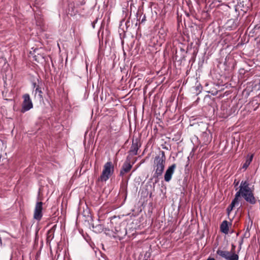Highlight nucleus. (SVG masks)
I'll return each instance as SVG.
<instances>
[{
	"label": "nucleus",
	"instance_id": "obj_1",
	"mask_svg": "<svg viewBox=\"0 0 260 260\" xmlns=\"http://www.w3.org/2000/svg\"><path fill=\"white\" fill-rule=\"evenodd\" d=\"M254 186H251L248 181L242 180L240 185L236 188L237 191L235 198L227 209L228 213L233 209L234 207L239 205L242 199L250 204H255L256 200L254 196Z\"/></svg>",
	"mask_w": 260,
	"mask_h": 260
},
{
	"label": "nucleus",
	"instance_id": "obj_2",
	"mask_svg": "<svg viewBox=\"0 0 260 260\" xmlns=\"http://www.w3.org/2000/svg\"><path fill=\"white\" fill-rule=\"evenodd\" d=\"M166 161L165 152L161 151L160 154L155 157L154 161V170L155 176L158 177L162 174Z\"/></svg>",
	"mask_w": 260,
	"mask_h": 260
},
{
	"label": "nucleus",
	"instance_id": "obj_3",
	"mask_svg": "<svg viewBox=\"0 0 260 260\" xmlns=\"http://www.w3.org/2000/svg\"><path fill=\"white\" fill-rule=\"evenodd\" d=\"M114 172V166L112 162L108 161L106 162L103 167L102 174L100 176L99 180L101 181H107Z\"/></svg>",
	"mask_w": 260,
	"mask_h": 260
},
{
	"label": "nucleus",
	"instance_id": "obj_4",
	"mask_svg": "<svg viewBox=\"0 0 260 260\" xmlns=\"http://www.w3.org/2000/svg\"><path fill=\"white\" fill-rule=\"evenodd\" d=\"M217 254L219 256L225 258L227 260H238V255L235 253H231V252L222 250L218 249Z\"/></svg>",
	"mask_w": 260,
	"mask_h": 260
},
{
	"label": "nucleus",
	"instance_id": "obj_5",
	"mask_svg": "<svg viewBox=\"0 0 260 260\" xmlns=\"http://www.w3.org/2000/svg\"><path fill=\"white\" fill-rule=\"evenodd\" d=\"M43 203L38 202L35 206L34 213V218L37 220L40 221L42 217Z\"/></svg>",
	"mask_w": 260,
	"mask_h": 260
},
{
	"label": "nucleus",
	"instance_id": "obj_6",
	"mask_svg": "<svg viewBox=\"0 0 260 260\" xmlns=\"http://www.w3.org/2000/svg\"><path fill=\"white\" fill-rule=\"evenodd\" d=\"M23 102L22 104V111L25 112L32 108V103L28 94L23 96Z\"/></svg>",
	"mask_w": 260,
	"mask_h": 260
},
{
	"label": "nucleus",
	"instance_id": "obj_7",
	"mask_svg": "<svg viewBox=\"0 0 260 260\" xmlns=\"http://www.w3.org/2000/svg\"><path fill=\"white\" fill-rule=\"evenodd\" d=\"M176 168V165L173 164L168 168L165 174L164 178L165 180L167 182H169L172 178V175L173 174L175 169Z\"/></svg>",
	"mask_w": 260,
	"mask_h": 260
},
{
	"label": "nucleus",
	"instance_id": "obj_8",
	"mask_svg": "<svg viewBox=\"0 0 260 260\" xmlns=\"http://www.w3.org/2000/svg\"><path fill=\"white\" fill-rule=\"evenodd\" d=\"M34 88H35V90L33 91V93H34V95L35 98H37L38 100H39L40 101L43 100V92L41 89V88L39 87V85H36V83H34Z\"/></svg>",
	"mask_w": 260,
	"mask_h": 260
},
{
	"label": "nucleus",
	"instance_id": "obj_9",
	"mask_svg": "<svg viewBox=\"0 0 260 260\" xmlns=\"http://www.w3.org/2000/svg\"><path fill=\"white\" fill-rule=\"evenodd\" d=\"M132 166L129 162L126 161L124 163L122 170L120 171V175H123L124 174L129 172L132 169Z\"/></svg>",
	"mask_w": 260,
	"mask_h": 260
},
{
	"label": "nucleus",
	"instance_id": "obj_10",
	"mask_svg": "<svg viewBox=\"0 0 260 260\" xmlns=\"http://www.w3.org/2000/svg\"><path fill=\"white\" fill-rule=\"evenodd\" d=\"M220 230L221 231L224 233V234H228L229 232V227H228V221L226 220L223 221L221 225H220Z\"/></svg>",
	"mask_w": 260,
	"mask_h": 260
},
{
	"label": "nucleus",
	"instance_id": "obj_11",
	"mask_svg": "<svg viewBox=\"0 0 260 260\" xmlns=\"http://www.w3.org/2000/svg\"><path fill=\"white\" fill-rule=\"evenodd\" d=\"M253 155L251 154L249 158H247L246 160L245 163L243 164L242 166V168L244 169H246L247 167L249 166L251 162L252 161V160L253 159Z\"/></svg>",
	"mask_w": 260,
	"mask_h": 260
},
{
	"label": "nucleus",
	"instance_id": "obj_12",
	"mask_svg": "<svg viewBox=\"0 0 260 260\" xmlns=\"http://www.w3.org/2000/svg\"><path fill=\"white\" fill-rule=\"evenodd\" d=\"M137 150H138V147L135 146V148H134V154H137Z\"/></svg>",
	"mask_w": 260,
	"mask_h": 260
},
{
	"label": "nucleus",
	"instance_id": "obj_13",
	"mask_svg": "<svg viewBox=\"0 0 260 260\" xmlns=\"http://www.w3.org/2000/svg\"><path fill=\"white\" fill-rule=\"evenodd\" d=\"M239 182H236V181H234V184L235 185V187L237 186L238 185Z\"/></svg>",
	"mask_w": 260,
	"mask_h": 260
},
{
	"label": "nucleus",
	"instance_id": "obj_14",
	"mask_svg": "<svg viewBox=\"0 0 260 260\" xmlns=\"http://www.w3.org/2000/svg\"><path fill=\"white\" fill-rule=\"evenodd\" d=\"M0 244L1 245H2V239L1 237H0Z\"/></svg>",
	"mask_w": 260,
	"mask_h": 260
}]
</instances>
